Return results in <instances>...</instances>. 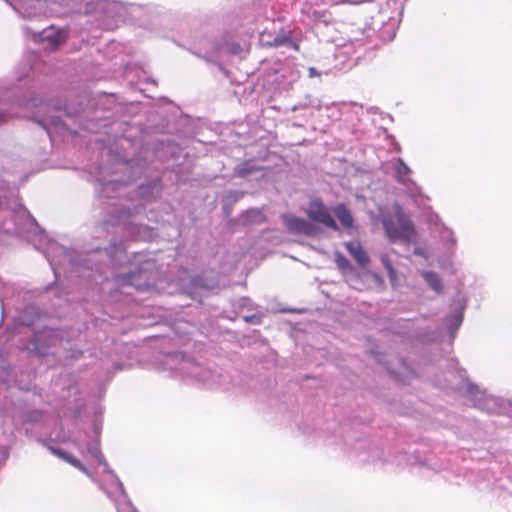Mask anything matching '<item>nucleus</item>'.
Wrapping results in <instances>:
<instances>
[{"mask_svg":"<svg viewBox=\"0 0 512 512\" xmlns=\"http://www.w3.org/2000/svg\"><path fill=\"white\" fill-rule=\"evenodd\" d=\"M383 227L391 242L408 244L415 241L416 230L414 224L401 207L395 209L393 216L383 220Z\"/></svg>","mask_w":512,"mask_h":512,"instance_id":"obj_1","label":"nucleus"},{"mask_svg":"<svg viewBox=\"0 0 512 512\" xmlns=\"http://www.w3.org/2000/svg\"><path fill=\"white\" fill-rule=\"evenodd\" d=\"M306 213L311 220L321 223L332 230H338L337 223L320 198H315L310 201Z\"/></svg>","mask_w":512,"mask_h":512,"instance_id":"obj_2","label":"nucleus"},{"mask_svg":"<svg viewBox=\"0 0 512 512\" xmlns=\"http://www.w3.org/2000/svg\"><path fill=\"white\" fill-rule=\"evenodd\" d=\"M283 220L287 229L291 232L301 233L307 236L313 234V225L305 219L292 215H284Z\"/></svg>","mask_w":512,"mask_h":512,"instance_id":"obj_3","label":"nucleus"},{"mask_svg":"<svg viewBox=\"0 0 512 512\" xmlns=\"http://www.w3.org/2000/svg\"><path fill=\"white\" fill-rule=\"evenodd\" d=\"M347 251L361 266H365L369 263V257L363 250L360 242L350 241L345 244Z\"/></svg>","mask_w":512,"mask_h":512,"instance_id":"obj_4","label":"nucleus"},{"mask_svg":"<svg viewBox=\"0 0 512 512\" xmlns=\"http://www.w3.org/2000/svg\"><path fill=\"white\" fill-rule=\"evenodd\" d=\"M334 213H335L336 217L338 218V220L340 221V223L345 228H351L352 227V225H353V217H352L350 211L348 210V208L345 205L339 204L334 209Z\"/></svg>","mask_w":512,"mask_h":512,"instance_id":"obj_5","label":"nucleus"},{"mask_svg":"<svg viewBox=\"0 0 512 512\" xmlns=\"http://www.w3.org/2000/svg\"><path fill=\"white\" fill-rule=\"evenodd\" d=\"M261 170H262L261 167L252 164L251 161H244L236 166L235 174L238 177L245 178V177L249 176L250 174H252L253 172H257V171H261Z\"/></svg>","mask_w":512,"mask_h":512,"instance_id":"obj_6","label":"nucleus"},{"mask_svg":"<svg viewBox=\"0 0 512 512\" xmlns=\"http://www.w3.org/2000/svg\"><path fill=\"white\" fill-rule=\"evenodd\" d=\"M53 453L55 455H57L58 457L62 458L63 460L67 461L68 463H70L72 466L79 469L80 471L87 473L86 467H84L82 465V463L77 458L70 455L69 453H67L63 450H60V449H53Z\"/></svg>","mask_w":512,"mask_h":512,"instance_id":"obj_7","label":"nucleus"},{"mask_svg":"<svg viewBox=\"0 0 512 512\" xmlns=\"http://www.w3.org/2000/svg\"><path fill=\"white\" fill-rule=\"evenodd\" d=\"M423 277L433 290L436 292L442 291V282L437 273L433 271H427L423 273Z\"/></svg>","mask_w":512,"mask_h":512,"instance_id":"obj_8","label":"nucleus"},{"mask_svg":"<svg viewBox=\"0 0 512 512\" xmlns=\"http://www.w3.org/2000/svg\"><path fill=\"white\" fill-rule=\"evenodd\" d=\"M380 259L387 271V274H388V277L390 278V280L391 281L395 280L397 275H396V271L392 265V262H391L389 256L387 254H384V255H381Z\"/></svg>","mask_w":512,"mask_h":512,"instance_id":"obj_9","label":"nucleus"},{"mask_svg":"<svg viewBox=\"0 0 512 512\" xmlns=\"http://www.w3.org/2000/svg\"><path fill=\"white\" fill-rule=\"evenodd\" d=\"M290 41L289 36L276 37L273 41H268L266 44L272 47L281 46Z\"/></svg>","mask_w":512,"mask_h":512,"instance_id":"obj_10","label":"nucleus"},{"mask_svg":"<svg viewBox=\"0 0 512 512\" xmlns=\"http://www.w3.org/2000/svg\"><path fill=\"white\" fill-rule=\"evenodd\" d=\"M241 51H242V48H241L240 44H238V43H234V44H232V45H231V47H230V52H231L232 54H238V53H240Z\"/></svg>","mask_w":512,"mask_h":512,"instance_id":"obj_11","label":"nucleus"},{"mask_svg":"<svg viewBox=\"0 0 512 512\" xmlns=\"http://www.w3.org/2000/svg\"><path fill=\"white\" fill-rule=\"evenodd\" d=\"M58 39H59V35L57 33L54 34V36L51 38L52 44L57 45L59 43Z\"/></svg>","mask_w":512,"mask_h":512,"instance_id":"obj_12","label":"nucleus"},{"mask_svg":"<svg viewBox=\"0 0 512 512\" xmlns=\"http://www.w3.org/2000/svg\"><path fill=\"white\" fill-rule=\"evenodd\" d=\"M133 277V275H126V276H122L121 279L123 282L125 283H130V279Z\"/></svg>","mask_w":512,"mask_h":512,"instance_id":"obj_13","label":"nucleus"},{"mask_svg":"<svg viewBox=\"0 0 512 512\" xmlns=\"http://www.w3.org/2000/svg\"><path fill=\"white\" fill-rule=\"evenodd\" d=\"M338 263L340 266H344V265L348 264V261L344 257H341L340 259H338Z\"/></svg>","mask_w":512,"mask_h":512,"instance_id":"obj_14","label":"nucleus"},{"mask_svg":"<svg viewBox=\"0 0 512 512\" xmlns=\"http://www.w3.org/2000/svg\"><path fill=\"white\" fill-rule=\"evenodd\" d=\"M343 2H346V3H350V4H359V1H355V0H342Z\"/></svg>","mask_w":512,"mask_h":512,"instance_id":"obj_15","label":"nucleus"},{"mask_svg":"<svg viewBox=\"0 0 512 512\" xmlns=\"http://www.w3.org/2000/svg\"><path fill=\"white\" fill-rule=\"evenodd\" d=\"M254 318H255V316H245V317H244V320H245L246 322H251Z\"/></svg>","mask_w":512,"mask_h":512,"instance_id":"obj_16","label":"nucleus"},{"mask_svg":"<svg viewBox=\"0 0 512 512\" xmlns=\"http://www.w3.org/2000/svg\"><path fill=\"white\" fill-rule=\"evenodd\" d=\"M359 1V4L360 3H363V2H372L373 0H358Z\"/></svg>","mask_w":512,"mask_h":512,"instance_id":"obj_17","label":"nucleus"},{"mask_svg":"<svg viewBox=\"0 0 512 512\" xmlns=\"http://www.w3.org/2000/svg\"><path fill=\"white\" fill-rule=\"evenodd\" d=\"M266 34H267V32H266V31H264V32L261 34V38H262V40H264V38H265Z\"/></svg>","mask_w":512,"mask_h":512,"instance_id":"obj_18","label":"nucleus"}]
</instances>
